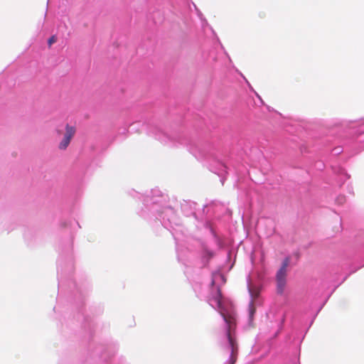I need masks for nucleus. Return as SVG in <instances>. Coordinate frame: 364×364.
<instances>
[{"mask_svg": "<svg viewBox=\"0 0 364 364\" xmlns=\"http://www.w3.org/2000/svg\"><path fill=\"white\" fill-rule=\"evenodd\" d=\"M220 313L228 325L227 336L231 350L230 364H235L237 361L238 355V344L234 335L232 334V331L235 328L236 322L235 316L230 314H226L225 312V309Z\"/></svg>", "mask_w": 364, "mask_h": 364, "instance_id": "obj_1", "label": "nucleus"}, {"mask_svg": "<svg viewBox=\"0 0 364 364\" xmlns=\"http://www.w3.org/2000/svg\"><path fill=\"white\" fill-rule=\"evenodd\" d=\"M289 264V258L287 257L284 259L282 267L278 270L276 279L277 284V291L279 294H282L286 286L287 282V269Z\"/></svg>", "mask_w": 364, "mask_h": 364, "instance_id": "obj_2", "label": "nucleus"}, {"mask_svg": "<svg viewBox=\"0 0 364 364\" xmlns=\"http://www.w3.org/2000/svg\"><path fill=\"white\" fill-rule=\"evenodd\" d=\"M76 133V129L73 126H70L68 124L65 125V132L63 138L58 144V149L60 150H65L69 146L72 139L74 137Z\"/></svg>", "mask_w": 364, "mask_h": 364, "instance_id": "obj_3", "label": "nucleus"}, {"mask_svg": "<svg viewBox=\"0 0 364 364\" xmlns=\"http://www.w3.org/2000/svg\"><path fill=\"white\" fill-rule=\"evenodd\" d=\"M210 300L211 302L215 303V305L219 309L220 312L224 310V307L222 302V294L220 288L218 287L215 290Z\"/></svg>", "mask_w": 364, "mask_h": 364, "instance_id": "obj_4", "label": "nucleus"}, {"mask_svg": "<svg viewBox=\"0 0 364 364\" xmlns=\"http://www.w3.org/2000/svg\"><path fill=\"white\" fill-rule=\"evenodd\" d=\"M256 311V308L254 305V302L251 301L249 304V317H250V321L252 322L253 320L254 315Z\"/></svg>", "mask_w": 364, "mask_h": 364, "instance_id": "obj_5", "label": "nucleus"}, {"mask_svg": "<svg viewBox=\"0 0 364 364\" xmlns=\"http://www.w3.org/2000/svg\"><path fill=\"white\" fill-rule=\"evenodd\" d=\"M57 41V38L55 36H52L48 41V43L49 46H51V45L54 43H55Z\"/></svg>", "mask_w": 364, "mask_h": 364, "instance_id": "obj_6", "label": "nucleus"}]
</instances>
